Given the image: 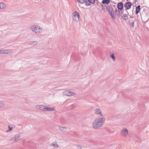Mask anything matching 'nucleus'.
I'll return each mask as SVG.
<instances>
[{
	"label": "nucleus",
	"mask_w": 149,
	"mask_h": 149,
	"mask_svg": "<svg viewBox=\"0 0 149 149\" xmlns=\"http://www.w3.org/2000/svg\"><path fill=\"white\" fill-rule=\"evenodd\" d=\"M105 120L104 118H99L95 119L93 123V128L97 129L101 127Z\"/></svg>",
	"instance_id": "nucleus-1"
},
{
	"label": "nucleus",
	"mask_w": 149,
	"mask_h": 149,
	"mask_svg": "<svg viewBox=\"0 0 149 149\" xmlns=\"http://www.w3.org/2000/svg\"><path fill=\"white\" fill-rule=\"evenodd\" d=\"M31 29L36 33H39L42 31L41 28L38 26H33L31 27Z\"/></svg>",
	"instance_id": "nucleus-2"
},
{
	"label": "nucleus",
	"mask_w": 149,
	"mask_h": 149,
	"mask_svg": "<svg viewBox=\"0 0 149 149\" xmlns=\"http://www.w3.org/2000/svg\"><path fill=\"white\" fill-rule=\"evenodd\" d=\"M80 15L79 13L75 11L72 14L73 19L76 22H78L79 20Z\"/></svg>",
	"instance_id": "nucleus-3"
},
{
	"label": "nucleus",
	"mask_w": 149,
	"mask_h": 149,
	"mask_svg": "<svg viewBox=\"0 0 149 149\" xmlns=\"http://www.w3.org/2000/svg\"><path fill=\"white\" fill-rule=\"evenodd\" d=\"M108 11L109 14L110 15L113 19L115 18V15L114 13L113 10L112 9H108Z\"/></svg>",
	"instance_id": "nucleus-4"
},
{
	"label": "nucleus",
	"mask_w": 149,
	"mask_h": 149,
	"mask_svg": "<svg viewBox=\"0 0 149 149\" xmlns=\"http://www.w3.org/2000/svg\"><path fill=\"white\" fill-rule=\"evenodd\" d=\"M128 130L125 128L123 129L121 132V134L123 136H126L128 134Z\"/></svg>",
	"instance_id": "nucleus-5"
},
{
	"label": "nucleus",
	"mask_w": 149,
	"mask_h": 149,
	"mask_svg": "<svg viewBox=\"0 0 149 149\" xmlns=\"http://www.w3.org/2000/svg\"><path fill=\"white\" fill-rule=\"evenodd\" d=\"M132 6L131 3L130 2H127L124 5V7L125 9L128 10Z\"/></svg>",
	"instance_id": "nucleus-6"
},
{
	"label": "nucleus",
	"mask_w": 149,
	"mask_h": 149,
	"mask_svg": "<svg viewBox=\"0 0 149 149\" xmlns=\"http://www.w3.org/2000/svg\"><path fill=\"white\" fill-rule=\"evenodd\" d=\"M64 93L65 95L67 96H72L74 95V93L73 92L69 91H65Z\"/></svg>",
	"instance_id": "nucleus-7"
},
{
	"label": "nucleus",
	"mask_w": 149,
	"mask_h": 149,
	"mask_svg": "<svg viewBox=\"0 0 149 149\" xmlns=\"http://www.w3.org/2000/svg\"><path fill=\"white\" fill-rule=\"evenodd\" d=\"M45 111H54L55 110V108L54 107L52 108L48 107L47 106H45Z\"/></svg>",
	"instance_id": "nucleus-8"
},
{
	"label": "nucleus",
	"mask_w": 149,
	"mask_h": 149,
	"mask_svg": "<svg viewBox=\"0 0 149 149\" xmlns=\"http://www.w3.org/2000/svg\"><path fill=\"white\" fill-rule=\"evenodd\" d=\"M19 136H16L13 138H12L10 140V141L13 142H15L18 140H19Z\"/></svg>",
	"instance_id": "nucleus-9"
},
{
	"label": "nucleus",
	"mask_w": 149,
	"mask_h": 149,
	"mask_svg": "<svg viewBox=\"0 0 149 149\" xmlns=\"http://www.w3.org/2000/svg\"><path fill=\"white\" fill-rule=\"evenodd\" d=\"M95 113L96 114L100 116H102V112L99 109H96L95 110Z\"/></svg>",
	"instance_id": "nucleus-10"
},
{
	"label": "nucleus",
	"mask_w": 149,
	"mask_h": 149,
	"mask_svg": "<svg viewBox=\"0 0 149 149\" xmlns=\"http://www.w3.org/2000/svg\"><path fill=\"white\" fill-rule=\"evenodd\" d=\"M118 8L120 10H122L123 8V4L122 3H119L118 4Z\"/></svg>",
	"instance_id": "nucleus-11"
},
{
	"label": "nucleus",
	"mask_w": 149,
	"mask_h": 149,
	"mask_svg": "<svg viewBox=\"0 0 149 149\" xmlns=\"http://www.w3.org/2000/svg\"><path fill=\"white\" fill-rule=\"evenodd\" d=\"M8 51L6 50H0V53L6 54L8 53Z\"/></svg>",
	"instance_id": "nucleus-12"
},
{
	"label": "nucleus",
	"mask_w": 149,
	"mask_h": 149,
	"mask_svg": "<svg viewBox=\"0 0 149 149\" xmlns=\"http://www.w3.org/2000/svg\"><path fill=\"white\" fill-rule=\"evenodd\" d=\"M140 6L139 5L136 8V13L137 14L140 11Z\"/></svg>",
	"instance_id": "nucleus-13"
},
{
	"label": "nucleus",
	"mask_w": 149,
	"mask_h": 149,
	"mask_svg": "<svg viewBox=\"0 0 149 149\" xmlns=\"http://www.w3.org/2000/svg\"><path fill=\"white\" fill-rule=\"evenodd\" d=\"M102 10L104 12L106 11L107 10V8L106 6H102Z\"/></svg>",
	"instance_id": "nucleus-14"
},
{
	"label": "nucleus",
	"mask_w": 149,
	"mask_h": 149,
	"mask_svg": "<svg viewBox=\"0 0 149 149\" xmlns=\"http://www.w3.org/2000/svg\"><path fill=\"white\" fill-rule=\"evenodd\" d=\"M122 18L123 19L126 20L128 19V15L126 14H124L122 16Z\"/></svg>",
	"instance_id": "nucleus-15"
},
{
	"label": "nucleus",
	"mask_w": 149,
	"mask_h": 149,
	"mask_svg": "<svg viewBox=\"0 0 149 149\" xmlns=\"http://www.w3.org/2000/svg\"><path fill=\"white\" fill-rule=\"evenodd\" d=\"M45 106L41 105L39 107V109L40 110L45 111Z\"/></svg>",
	"instance_id": "nucleus-16"
},
{
	"label": "nucleus",
	"mask_w": 149,
	"mask_h": 149,
	"mask_svg": "<svg viewBox=\"0 0 149 149\" xmlns=\"http://www.w3.org/2000/svg\"><path fill=\"white\" fill-rule=\"evenodd\" d=\"M110 2L109 0H103L102 1V3L103 4L106 3L107 4H109Z\"/></svg>",
	"instance_id": "nucleus-17"
},
{
	"label": "nucleus",
	"mask_w": 149,
	"mask_h": 149,
	"mask_svg": "<svg viewBox=\"0 0 149 149\" xmlns=\"http://www.w3.org/2000/svg\"><path fill=\"white\" fill-rule=\"evenodd\" d=\"M6 7L5 5L3 3H0V8H3Z\"/></svg>",
	"instance_id": "nucleus-18"
},
{
	"label": "nucleus",
	"mask_w": 149,
	"mask_h": 149,
	"mask_svg": "<svg viewBox=\"0 0 149 149\" xmlns=\"http://www.w3.org/2000/svg\"><path fill=\"white\" fill-rule=\"evenodd\" d=\"M51 146H53L55 147H58V146L56 143L54 142L51 144Z\"/></svg>",
	"instance_id": "nucleus-19"
},
{
	"label": "nucleus",
	"mask_w": 149,
	"mask_h": 149,
	"mask_svg": "<svg viewBox=\"0 0 149 149\" xmlns=\"http://www.w3.org/2000/svg\"><path fill=\"white\" fill-rule=\"evenodd\" d=\"M77 2L81 4L83 3L84 2V0H77Z\"/></svg>",
	"instance_id": "nucleus-20"
},
{
	"label": "nucleus",
	"mask_w": 149,
	"mask_h": 149,
	"mask_svg": "<svg viewBox=\"0 0 149 149\" xmlns=\"http://www.w3.org/2000/svg\"><path fill=\"white\" fill-rule=\"evenodd\" d=\"M89 2L90 3L94 4L95 3V0H88Z\"/></svg>",
	"instance_id": "nucleus-21"
},
{
	"label": "nucleus",
	"mask_w": 149,
	"mask_h": 149,
	"mask_svg": "<svg viewBox=\"0 0 149 149\" xmlns=\"http://www.w3.org/2000/svg\"><path fill=\"white\" fill-rule=\"evenodd\" d=\"M59 129L62 130H64L66 129V128L65 127H59Z\"/></svg>",
	"instance_id": "nucleus-22"
},
{
	"label": "nucleus",
	"mask_w": 149,
	"mask_h": 149,
	"mask_svg": "<svg viewBox=\"0 0 149 149\" xmlns=\"http://www.w3.org/2000/svg\"><path fill=\"white\" fill-rule=\"evenodd\" d=\"M8 128L9 129V131H10L12 129V126L10 125H9L8 126Z\"/></svg>",
	"instance_id": "nucleus-23"
},
{
	"label": "nucleus",
	"mask_w": 149,
	"mask_h": 149,
	"mask_svg": "<svg viewBox=\"0 0 149 149\" xmlns=\"http://www.w3.org/2000/svg\"><path fill=\"white\" fill-rule=\"evenodd\" d=\"M111 57L113 59V60L114 61H115V56H114L113 54H112V55H111Z\"/></svg>",
	"instance_id": "nucleus-24"
},
{
	"label": "nucleus",
	"mask_w": 149,
	"mask_h": 149,
	"mask_svg": "<svg viewBox=\"0 0 149 149\" xmlns=\"http://www.w3.org/2000/svg\"><path fill=\"white\" fill-rule=\"evenodd\" d=\"M35 43V44H36L37 43V41H35L34 42Z\"/></svg>",
	"instance_id": "nucleus-25"
},
{
	"label": "nucleus",
	"mask_w": 149,
	"mask_h": 149,
	"mask_svg": "<svg viewBox=\"0 0 149 149\" xmlns=\"http://www.w3.org/2000/svg\"><path fill=\"white\" fill-rule=\"evenodd\" d=\"M128 0H126V1H128Z\"/></svg>",
	"instance_id": "nucleus-26"
}]
</instances>
